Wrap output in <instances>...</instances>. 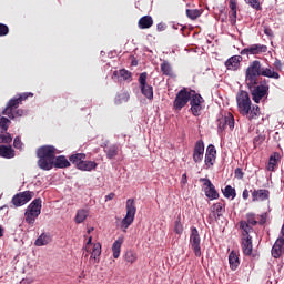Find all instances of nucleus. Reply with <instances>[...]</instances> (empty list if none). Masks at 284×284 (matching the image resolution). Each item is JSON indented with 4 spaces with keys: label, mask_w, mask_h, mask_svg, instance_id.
Returning a JSON list of instances; mask_svg holds the SVG:
<instances>
[{
    "label": "nucleus",
    "mask_w": 284,
    "mask_h": 284,
    "mask_svg": "<svg viewBox=\"0 0 284 284\" xmlns=\"http://www.w3.org/2000/svg\"><path fill=\"white\" fill-rule=\"evenodd\" d=\"M258 77H266L267 79H281L278 71H275L274 68L263 67V63L258 60H254L250 63L245 71V83H252L255 81H261Z\"/></svg>",
    "instance_id": "obj_1"
},
{
    "label": "nucleus",
    "mask_w": 284,
    "mask_h": 284,
    "mask_svg": "<svg viewBox=\"0 0 284 284\" xmlns=\"http://www.w3.org/2000/svg\"><path fill=\"white\" fill-rule=\"evenodd\" d=\"M237 112L242 116H246L248 121H255L261 116V108L257 104L252 105L250 93L245 90H240L236 94Z\"/></svg>",
    "instance_id": "obj_2"
},
{
    "label": "nucleus",
    "mask_w": 284,
    "mask_h": 284,
    "mask_svg": "<svg viewBox=\"0 0 284 284\" xmlns=\"http://www.w3.org/2000/svg\"><path fill=\"white\" fill-rule=\"evenodd\" d=\"M38 166L40 170L50 171L54 168L57 148L53 145H42L37 150Z\"/></svg>",
    "instance_id": "obj_3"
},
{
    "label": "nucleus",
    "mask_w": 284,
    "mask_h": 284,
    "mask_svg": "<svg viewBox=\"0 0 284 284\" xmlns=\"http://www.w3.org/2000/svg\"><path fill=\"white\" fill-rule=\"evenodd\" d=\"M29 97H34V93L32 92H24L20 93L18 98H12L9 100L7 106L2 111V114L4 116H8L9 119H17V116H23L26 114V111L23 109H17L23 101H27Z\"/></svg>",
    "instance_id": "obj_4"
},
{
    "label": "nucleus",
    "mask_w": 284,
    "mask_h": 284,
    "mask_svg": "<svg viewBox=\"0 0 284 284\" xmlns=\"http://www.w3.org/2000/svg\"><path fill=\"white\" fill-rule=\"evenodd\" d=\"M246 88H248L254 103H261L263 99L270 97V84H267V80L265 79L255 82H246Z\"/></svg>",
    "instance_id": "obj_5"
},
{
    "label": "nucleus",
    "mask_w": 284,
    "mask_h": 284,
    "mask_svg": "<svg viewBox=\"0 0 284 284\" xmlns=\"http://www.w3.org/2000/svg\"><path fill=\"white\" fill-rule=\"evenodd\" d=\"M251 232H254V227L242 223L241 247L244 256H250L254 250V245L252 244V235H250Z\"/></svg>",
    "instance_id": "obj_6"
},
{
    "label": "nucleus",
    "mask_w": 284,
    "mask_h": 284,
    "mask_svg": "<svg viewBox=\"0 0 284 284\" xmlns=\"http://www.w3.org/2000/svg\"><path fill=\"white\" fill-rule=\"evenodd\" d=\"M190 99H192L191 90L183 88L175 95L173 101V110L181 112L187 105V103H190Z\"/></svg>",
    "instance_id": "obj_7"
},
{
    "label": "nucleus",
    "mask_w": 284,
    "mask_h": 284,
    "mask_svg": "<svg viewBox=\"0 0 284 284\" xmlns=\"http://www.w3.org/2000/svg\"><path fill=\"white\" fill-rule=\"evenodd\" d=\"M134 216H136V204L134 199H129L126 200V215L121 221V227L128 230L134 223Z\"/></svg>",
    "instance_id": "obj_8"
},
{
    "label": "nucleus",
    "mask_w": 284,
    "mask_h": 284,
    "mask_svg": "<svg viewBox=\"0 0 284 284\" xmlns=\"http://www.w3.org/2000/svg\"><path fill=\"white\" fill-rule=\"evenodd\" d=\"M189 101L193 116H201V110H203V103H205L203 97L196 93L195 90H191V98Z\"/></svg>",
    "instance_id": "obj_9"
},
{
    "label": "nucleus",
    "mask_w": 284,
    "mask_h": 284,
    "mask_svg": "<svg viewBox=\"0 0 284 284\" xmlns=\"http://www.w3.org/2000/svg\"><path fill=\"white\" fill-rule=\"evenodd\" d=\"M210 214L207 217V223L212 225L214 221H221L223 214H225V202H216L210 207Z\"/></svg>",
    "instance_id": "obj_10"
},
{
    "label": "nucleus",
    "mask_w": 284,
    "mask_h": 284,
    "mask_svg": "<svg viewBox=\"0 0 284 284\" xmlns=\"http://www.w3.org/2000/svg\"><path fill=\"white\" fill-rule=\"evenodd\" d=\"M138 81L143 97L149 99V101H152L154 99V88L148 84V72L141 73Z\"/></svg>",
    "instance_id": "obj_11"
},
{
    "label": "nucleus",
    "mask_w": 284,
    "mask_h": 284,
    "mask_svg": "<svg viewBox=\"0 0 284 284\" xmlns=\"http://www.w3.org/2000/svg\"><path fill=\"white\" fill-rule=\"evenodd\" d=\"M32 199H34L33 191H23L13 195L11 203L16 207H23V205H26L27 203H30Z\"/></svg>",
    "instance_id": "obj_12"
},
{
    "label": "nucleus",
    "mask_w": 284,
    "mask_h": 284,
    "mask_svg": "<svg viewBox=\"0 0 284 284\" xmlns=\"http://www.w3.org/2000/svg\"><path fill=\"white\" fill-rule=\"evenodd\" d=\"M190 245L194 252V255L199 258L201 257V234H199V229L191 227L190 234Z\"/></svg>",
    "instance_id": "obj_13"
},
{
    "label": "nucleus",
    "mask_w": 284,
    "mask_h": 284,
    "mask_svg": "<svg viewBox=\"0 0 284 284\" xmlns=\"http://www.w3.org/2000/svg\"><path fill=\"white\" fill-rule=\"evenodd\" d=\"M200 183H203V185L205 186L204 192L207 199H210L211 201L219 199V192L216 191V187L214 186V184H212V181H210V179L202 178L200 179Z\"/></svg>",
    "instance_id": "obj_14"
},
{
    "label": "nucleus",
    "mask_w": 284,
    "mask_h": 284,
    "mask_svg": "<svg viewBox=\"0 0 284 284\" xmlns=\"http://www.w3.org/2000/svg\"><path fill=\"white\" fill-rule=\"evenodd\" d=\"M203 156H205V143H203V140H199L195 142L193 148L194 163H201L203 161Z\"/></svg>",
    "instance_id": "obj_15"
},
{
    "label": "nucleus",
    "mask_w": 284,
    "mask_h": 284,
    "mask_svg": "<svg viewBox=\"0 0 284 284\" xmlns=\"http://www.w3.org/2000/svg\"><path fill=\"white\" fill-rule=\"evenodd\" d=\"M204 163L207 169L212 168L216 163V148L214 144H209L205 152Z\"/></svg>",
    "instance_id": "obj_16"
},
{
    "label": "nucleus",
    "mask_w": 284,
    "mask_h": 284,
    "mask_svg": "<svg viewBox=\"0 0 284 284\" xmlns=\"http://www.w3.org/2000/svg\"><path fill=\"white\" fill-rule=\"evenodd\" d=\"M219 130L223 132L225 128H230V130H234V115L232 113H226L224 116H221L217 120Z\"/></svg>",
    "instance_id": "obj_17"
},
{
    "label": "nucleus",
    "mask_w": 284,
    "mask_h": 284,
    "mask_svg": "<svg viewBox=\"0 0 284 284\" xmlns=\"http://www.w3.org/2000/svg\"><path fill=\"white\" fill-rule=\"evenodd\" d=\"M241 61H243V57L233 55L225 61L224 65L227 70L236 72L241 68Z\"/></svg>",
    "instance_id": "obj_18"
},
{
    "label": "nucleus",
    "mask_w": 284,
    "mask_h": 284,
    "mask_svg": "<svg viewBox=\"0 0 284 284\" xmlns=\"http://www.w3.org/2000/svg\"><path fill=\"white\" fill-rule=\"evenodd\" d=\"M267 52V45L265 44H252L241 51V54H263Z\"/></svg>",
    "instance_id": "obj_19"
},
{
    "label": "nucleus",
    "mask_w": 284,
    "mask_h": 284,
    "mask_svg": "<svg viewBox=\"0 0 284 284\" xmlns=\"http://www.w3.org/2000/svg\"><path fill=\"white\" fill-rule=\"evenodd\" d=\"M252 201L253 203H256L258 201H270V190L266 189H258L252 191Z\"/></svg>",
    "instance_id": "obj_20"
},
{
    "label": "nucleus",
    "mask_w": 284,
    "mask_h": 284,
    "mask_svg": "<svg viewBox=\"0 0 284 284\" xmlns=\"http://www.w3.org/2000/svg\"><path fill=\"white\" fill-rule=\"evenodd\" d=\"M273 258H281L284 254V237H278L271 251Z\"/></svg>",
    "instance_id": "obj_21"
},
{
    "label": "nucleus",
    "mask_w": 284,
    "mask_h": 284,
    "mask_svg": "<svg viewBox=\"0 0 284 284\" xmlns=\"http://www.w3.org/2000/svg\"><path fill=\"white\" fill-rule=\"evenodd\" d=\"M97 162L94 161H85L82 160L79 164H78V170H81L82 172H92V170H97Z\"/></svg>",
    "instance_id": "obj_22"
},
{
    "label": "nucleus",
    "mask_w": 284,
    "mask_h": 284,
    "mask_svg": "<svg viewBox=\"0 0 284 284\" xmlns=\"http://www.w3.org/2000/svg\"><path fill=\"white\" fill-rule=\"evenodd\" d=\"M138 26L140 30H148L154 26V20L150 16H143L140 18Z\"/></svg>",
    "instance_id": "obj_23"
},
{
    "label": "nucleus",
    "mask_w": 284,
    "mask_h": 284,
    "mask_svg": "<svg viewBox=\"0 0 284 284\" xmlns=\"http://www.w3.org/2000/svg\"><path fill=\"white\" fill-rule=\"evenodd\" d=\"M53 166L63 170L65 168H70V161L65 155H59L53 160Z\"/></svg>",
    "instance_id": "obj_24"
},
{
    "label": "nucleus",
    "mask_w": 284,
    "mask_h": 284,
    "mask_svg": "<svg viewBox=\"0 0 284 284\" xmlns=\"http://www.w3.org/2000/svg\"><path fill=\"white\" fill-rule=\"evenodd\" d=\"M104 153L106 154V159L112 161V159H116L119 156V145L111 144L104 148Z\"/></svg>",
    "instance_id": "obj_25"
},
{
    "label": "nucleus",
    "mask_w": 284,
    "mask_h": 284,
    "mask_svg": "<svg viewBox=\"0 0 284 284\" xmlns=\"http://www.w3.org/2000/svg\"><path fill=\"white\" fill-rule=\"evenodd\" d=\"M281 159V153L278 152H274L270 159H268V163L266 165V170L268 172H274V169L276 168V165L278 164V160Z\"/></svg>",
    "instance_id": "obj_26"
},
{
    "label": "nucleus",
    "mask_w": 284,
    "mask_h": 284,
    "mask_svg": "<svg viewBox=\"0 0 284 284\" xmlns=\"http://www.w3.org/2000/svg\"><path fill=\"white\" fill-rule=\"evenodd\" d=\"M242 223H245V225H247V227H250V225H252V227H254L255 225H258V221H256V214L247 213L246 220L240 221V230H243Z\"/></svg>",
    "instance_id": "obj_27"
},
{
    "label": "nucleus",
    "mask_w": 284,
    "mask_h": 284,
    "mask_svg": "<svg viewBox=\"0 0 284 284\" xmlns=\"http://www.w3.org/2000/svg\"><path fill=\"white\" fill-rule=\"evenodd\" d=\"M89 253H91V261H93V263H99L101 256V243H94Z\"/></svg>",
    "instance_id": "obj_28"
},
{
    "label": "nucleus",
    "mask_w": 284,
    "mask_h": 284,
    "mask_svg": "<svg viewBox=\"0 0 284 284\" xmlns=\"http://www.w3.org/2000/svg\"><path fill=\"white\" fill-rule=\"evenodd\" d=\"M41 207H42V201H41V197H38L29 204L27 210H29L31 212H34L36 214L40 215L41 214Z\"/></svg>",
    "instance_id": "obj_29"
},
{
    "label": "nucleus",
    "mask_w": 284,
    "mask_h": 284,
    "mask_svg": "<svg viewBox=\"0 0 284 284\" xmlns=\"http://www.w3.org/2000/svg\"><path fill=\"white\" fill-rule=\"evenodd\" d=\"M0 156L2 159H14L12 146L0 145Z\"/></svg>",
    "instance_id": "obj_30"
},
{
    "label": "nucleus",
    "mask_w": 284,
    "mask_h": 284,
    "mask_svg": "<svg viewBox=\"0 0 284 284\" xmlns=\"http://www.w3.org/2000/svg\"><path fill=\"white\" fill-rule=\"evenodd\" d=\"M160 70L164 77H174V70H172V64L168 61H163L160 65Z\"/></svg>",
    "instance_id": "obj_31"
},
{
    "label": "nucleus",
    "mask_w": 284,
    "mask_h": 284,
    "mask_svg": "<svg viewBox=\"0 0 284 284\" xmlns=\"http://www.w3.org/2000/svg\"><path fill=\"white\" fill-rule=\"evenodd\" d=\"M229 264L231 270H236L239 265H241V262L239 261V254H236V251H232L229 254Z\"/></svg>",
    "instance_id": "obj_32"
},
{
    "label": "nucleus",
    "mask_w": 284,
    "mask_h": 284,
    "mask_svg": "<svg viewBox=\"0 0 284 284\" xmlns=\"http://www.w3.org/2000/svg\"><path fill=\"white\" fill-rule=\"evenodd\" d=\"M39 219V214L34 213L33 211H30V209H27L24 212V221L29 225H33V223Z\"/></svg>",
    "instance_id": "obj_33"
},
{
    "label": "nucleus",
    "mask_w": 284,
    "mask_h": 284,
    "mask_svg": "<svg viewBox=\"0 0 284 284\" xmlns=\"http://www.w3.org/2000/svg\"><path fill=\"white\" fill-rule=\"evenodd\" d=\"M121 245H123V239H118L112 245L113 258H119L121 256Z\"/></svg>",
    "instance_id": "obj_34"
},
{
    "label": "nucleus",
    "mask_w": 284,
    "mask_h": 284,
    "mask_svg": "<svg viewBox=\"0 0 284 284\" xmlns=\"http://www.w3.org/2000/svg\"><path fill=\"white\" fill-rule=\"evenodd\" d=\"M69 161L75 165V168H79V163H82V161H85V153H75L72 154L69 158Z\"/></svg>",
    "instance_id": "obj_35"
},
{
    "label": "nucleus",
    "mask_w": 284,
    "mask_h": 284,
    "mask_svg": "<svg viewBox=\"0 0 284 284\" xmlns=\"http://www.w3.org/2000/svg\"><path fill=\"white\" fill-rule=\"evenodd\" d=\"M50 241H52V239L50 237V235L42 233L37 240H36V245L37 247H42L43 245H48V243H50Z\"/></svg>",
    "instance_id": "obj_36"
},
{
    "label": "nucleus",
    "mask_w": 284,
    "mask_h": 284,
    "mask_svg": "<svg viewBox=\"0 0 284 284\" xmlns=\"http://www.w3.org/2000/svg\"><path fill=\"white\" fill-rule=\"evenodd\" d=\"M225 199H236V189L232 187V185H226L224 190H222Z\"/></svg>",
    "instance_id": "obj_37"
},
{
    "label": "nucleus",
    "mask_w": 284,
    "mask_h": 284,
    "mask_svg": "<svg viewBox=\"0 0 284 284\" xmlns=\"http://www.w3.org/2000/svg\"><path fill=\"white\" fill-rule=\"evenodd\" d=\"M90 213L85 209L78 210L77 215H75V223L81 224L85 219H88V215Z\"/></svg>",
    "instance_id": "obj_38"
},
{
    "label": "nucleus",
    "mask_w": 284,
    "mask_h": 284,
    "mask_svg": "<svg viewBox=\"0 0 284 284\" xmlns=\"http://www.w3.org/2000/svg\"><path fill=\"white\" fill-rule=\"evenodd\" d=\"M202 12L199 9H186V17L191 19L192 21L199 19L201 17Z\"/></svg>",
    "instance_id": "obj_39"
},
{
    "label": "nucleus",
    "mask_w": 284,
    "mask_h": 284,
    "mask_svg": "<svg viewBox=\"0 0 284 284\" xmlns=\"http://www.w3.org/2000/svg\"><path fill=\"white\" fill-rule=\"evenodd\" d=\"M8 128H10V119L2 116L0 118V132L3 134V132H8Z\"/></svg>",
    "instance_id": "obj_40"
},
{
    "label": "nucleus",
    "mask_w": 284,
    "mask_h": 284,
    "mask_svg": "<svg viewBox=\"0 0 284 284\" xmlns=\"http://www.w3.org/2000/svg\"><path fill=\"white\" fill-rule=\"evenodd\" d=\"M119 77H121L123 81H132V73L125 69L119 71Z\"/></svg>",
    "instance_id": "obj_41"
},
{
    "label": "nucleus",
    "mask_w": 284,
    "mask_h": 284,
    "mask_svg": "<svg viewBox=\"0 0 284 284\" xmlns=\"http://www.w3.org/2000/svg\"><path fill=\"white\" fill-rule=\"evenodd\" d=\"M253 10H262L261 0H244Z\"/></svg>",
    "instance_id": "obj_42"
},
{
    "label": "nucleus",
    "mask_w": 284,
    "mask_h": 284,
    "mask_svg": "<svg viewBox=\"0 0 284 284\" xmlns=\"http://www.w3.org/2000/svg\"><path fill=\"white\" fill-rule=\"evenodd\" d=\"M263 143H265V135L260 134L253 139L254 148H261Z\"/></svg>",
    "instance_id": "obj_43"
},
{
    "label": "nucleus",
    "mask_w": 284,
    "mask_h": 284,
    "mask_svg": "<svg viewBox=\"0 0 284 284\" xmlns=\"http://www.w3.org/2000/svg\"><path fill=\"white\" fill-rule=\"evenodd\" d=\"M174 232L175 234H183V224L181 223V216H178L175 224H174Z\"/></svg>",
    "instance_id": "obj_44"
},
{
    "label": "nucleus",
    "mask_w": 284,
    "mask_h": 284,
    "mask_svg": "<svg viewBox=\"0 0 284 284\" xmlns=\"http://www.w3.org/2000/svg\"><path fill=\"white\" fill-rule=\"evenodd\" d=\"M125 262L126 263H136V253L133 251H128L125 253Z\"/></svg>",
    "instance_id": "obj_45"
},
{
    "label": "nucleus",
    "mask_w": 284,
    "mask_h": 284,
    "mask_svg": "<svg viewBox=\"0 0 284 284\" xmlns=\"http://www.w3.org/2000/svg\"><path fill=\"white\" fill-rule=\"evenodd\" d=\"M236 12H237V10H230L229 11V19H230L231 26L236 24Z\"/></svg>",
    "instance_id": "obj_46"
},
{
    "label": "nucleus",
    "mask_w": 284,
    "mask_h": 284,
    "mask_svg": "<svg viewBox=\"0 0 284 284\" xmlns=\"http://www.w3.org/2000/svg\"><path fill=\"white\" fill-rule=\"evenodd\" d=\"M10 32V28L7 24L0 23V37H6Z\"/></svg>",
    "instance_id": "obj_47"
},
{
    "label": "nucleus",
    "mask_w": 284,
    "mask_h": 284,
    "mask_svg": "<svg viewBox=\"0 0 284 284\" xmlns=\"http://www.w3.org/2000/svg\"><path fill=\"white\" fill-rule=\"evenodd\" d=\"M13 146L16 148V150H21V148H23V142H21V138L20 136H16L14 138Z\"/></svg>",
    "instance_id": "obj_48"
},
{
    "label": "nucleus",
    "mask_w": 284,
    "mask_h": 284,
    "mask_svg": "<svg viewBox=\"0 0 284 284\" xmlns=\"http://www.w3.org/2000/svg\"><path fill=\"white\" fill-rule=\"evenodd\" d=\"M2 143L10 144L12 143V135L10 133H6L1 135Z\"/></svg>",
    "instance_id": "obj_49"
},
{
    "label": "nucleus",
    "mask_w": 284,
    "mask_h": 284,
    "mask_svg": "<svg viewBox=\"0 0 284 284\" xmlns=\"http://www.w3.org/2000/svg\"><path fill=\"white\" fill-rule=\"evenodd\" d=\"M235 179L243 180V176H245V173H243V169L237 168L234 171Z\"/></svg>",
    "instance_id": "obj_50"
},
{
    "label": "nucleus",
    "mask_w": 284,
    "mask_h": 284,
    "mask_svg": "<svg viewBox=\"0 0 284 284\" xmlns=\"http://www.w3.org/2000/svg\"><path fill=\"white\" fill-rule=\"evenodd\" d=\"M229 8H230V10H237V8H239L237 0H229Z\"/></svg>",
    "instance_id": "obj_51"
},
{
    "label": "nucleus",
    "mask_w": 284,
    "mask_h": 284,
    "mask_svg": "<svg viewBox=\"0 0 284 284\" xmlns=\"http://www.w3.org/2000/svg\"><path fill=\"white\" fill-rule=\"evenodd\" d=\"M272 68L274 69L275 72H276V70L281 72V70H283V63H281V60H276L274 62V67H272Z\"/></svg>",
    "instance_id": "obj_52"
},
{
    "label": "nucleus",
    "mask_w": 284,
    "mask_h": 284,
    "mask_svg": "<svg viewBox=\"0 0 284 284\" xmlns=\"http://www.w3.org/2000/svg\"><path fill=\"white\" fill-rule=\"evenodd\" d=\"M93 245L94 244L92 243V236H90L88 239V242H87L85 246H84L85 252H90V248L93 247Z\"/></svg>",
    "instance_id": "obj_53"
},
{
    "label": "nucleus",
    "mask_w": 284,
    "mask_h": 284,
    "mask_svg": "<svg viewBox=\"0 0 284 284\" xmlns=\"http://www.w3.org/2000/svg\"><path fill=\"white\" fill-rule=\"evenodd\" d=\"M166 29H168V26H166L165 23H163V22H160V23H158V26H156L158 32H163V31H165Z\"/></svg>",
    "instance_id": "obj_54"
},
{
    "label": "nucleus",
    "mask_w": 284,
    "mask_h": 284,
    "mask_svg": "<svg viewBox=\"0 0 284 284\" xmlns=\"http://www.w3.org/2000/svg\"><path fill=\"white\" fill-rule=\"evenodd\" d=\"M266 222H267V215L266 214H262L260 216V221L257 222L258 225H265Z\"/></svg>",
    "instance_id": "obj_55"
},
{
    "label": "nucleus",
    "mask_w": 284,
    "mask_h": 284,
    "mask_svg": "<svg viewBox=\"0 0 284 284\" xmlns=\"http://www.w3.org/2000/svg\"><path fill=\"white\" fill-rule=\"evenodd\" d=\"M264 34H266V37H274V31H272L271 28L265 27L264 28Z\"/></svg>",
    "instance_id": "obj_56"
},
{
    "label": "nucleus",
    "mask_w": 284,
    "mask_h": 284,
    "mask_svg": "<svg viewBox=\"0 0 284 284\" xmlns=\"http://www.w3.org/2000/svg\"><path fill=\"white\" fill-rule=\"evenodd\" d=\"M242 199H244V201H247V199H250V191L247 189L243 191Z\"/></svg>",
    "instance_id": "obj_57"
},
{
    "label": "nucleus",
    "mask_w": 284,
    "mask_h": 284,
    "mask_svg": "<svg viewBox=\"0 0 284 284\" xmlns=\"http://www.w3.org/2000/svg\"><path fill=\"white\" fill-rule=\"evenodd\" d=\"M181 183H182V185L187 184V173H184V174L182 175Z\"/></svg>",
    "instance_id": "obj_58"
},
{
    "label": "nucleus",
    "mask_w": 284,
    "mask_h": 284,
    "mask_svg": "<svg viewBox=\"0 0 284 284\" xmlns=\"http://www.w3.org/2000/svg\"><path fill=\"white\" fill-rule=\"evenodd\" d=\"M114 196H116L114 193H110V194L105 195V201H112L114 199Z\"/></svg>",
    "instance_id": "obj_59"
},
{
    "label": "nucleus",
    "mask_w": 284,
    "mask_h": 284,
    "mask_svg": "<svg viewBox=\"0 0 284 284\" xmlns=\"http://www.w3.org/2000/svg\"><path fill=\"white\" fill-rule=\"evenodd\" d=\"M3 236V226L0 225V239Z\"/></svg>",
    "instance_id": "obj_60"
},
{
    "label": "nucleus",
    "mask_w": 284,
    "mask_h": 284,
    "mask_svg": "<svg viewBox=\"0 0 284 284\" xmlns=\"http://www.w3.org/2000/svg\"><path fill=\"white\" fill-rule=\"evenodd\" d=\"M131 65H139L136 61H132Z\"/></svg>",
    "instance_id": "obj_61"
},
{
    "label": "nucleus",
    "mask_w": 284,
    "mask_h": 284,
    "mask_svg": "<svg viewBox=\"0 0 284 284\" xmlns=\"http://www.w3.org/2000/svg\"><path fill=\"white\" fill-rule=\"evenodd\" d=\"M94 231V227H91L88 230V234H90V232H93Z\"/></svg>",
    "instance_id": "obj_62"
},
{
    "label": "nucleus",
    "mask_w": 284,
    "mask_h": 284,
    "mask_svg": "<svg viewBox=\"0 0 284 284\" xmlns=\"http://www.w3.org/2000/svg\"><path fill=\"white\" fill-rule=\"evenodd\" d=\"M0 143H2V138H1V135H0Z\"/></svg>",
    "instance_id": "obj_63"
}]
</instances>
